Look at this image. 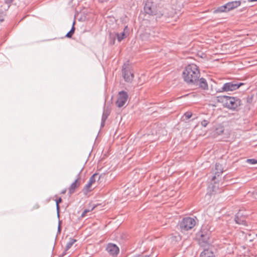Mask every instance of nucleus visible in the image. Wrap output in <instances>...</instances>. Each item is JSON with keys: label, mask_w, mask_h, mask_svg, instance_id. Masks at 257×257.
I'll list each match as a JSON object with an SVG mask.
<instances>
[{"label": "nucleus", "mask_w": 257, "mask_h": 257, "mask_svg": "<svg viewBox=\"0 0 257 257\" xmlns=\"http://www.w3.org/2000/svg\"><path fill=\"white\" fill-rule=\"evenodd\" d=\"M105 120H106L104 119V118H101V122L100 125L101 127H103L104 126Z\"/></svg>", "instance_id": "obj_30"}, {"label": "nucleus", "mask_w": 257, "mask_h": 257, "mask_svg": "<svg viewBox=\"0 0 257 257\" xmlns=\"http://www.w3.org/2000/svg\"><path fill=\"white\" fill-rule=\"evenodd\" d=\"M128 99V94L126 91H121L118 92V97L115 102L118 107H122L126 103Z\"/></svg>", "instance_id": "obj_6"}, {"label": "nucleus", "mask_w": 257, "mask_h": 257, "mask_svg": "<svg viewBox=\"0 0 257 257\" xmlns=\"http://www.w3.org/2000/svg\"><path fill=\"white\" fill-rule=\"evenodd\" d=\"M257 0H247V2H256Z\"/></svg>", "instance_id": "obj_33"}, {"label": "nucleus", "mask_w": 257, "mask_h": 257, "mask_svg": "<svg viewBox=\"0 0 257 257\" xmlns=\"http://www.w3.org/2000/svg\"><path fill=\"white\" fill-rule=\"evenodd\" d=\"M243 84L242 83H235L233 81L226 82L223 84L221 88L217 90V92H223L235 90Z\"/></svg>", "instance_id": "obj_5"}, {"label": "nucleus", "mask_w": 257, "mask_h": 257, "mask_svg": "<svg viewBox=\"0 0 257 257\" xmlns=\"http://www.w3.org/2000/svg\"><path fill=\"white\" fill-rule=\"evenodd\" d=\"M247 162L250 164L254 165L257 164V160L254 159H249L247 160Z\"/></svg>", "instance_id": "obj_24"}, {"label": "nucleus", "mask_w": 257, "mask_h": 257, "mask_svg": "<svg viewBox=\"0 0 257 257\" xmlns=\"http://www.w3.org/2000/svg\"><path fill=\"white\" fill-rule=\"evenodd\" d=\"M193 85L196 86H198L199 87L204 90H207L208 88V84L206 79L202 77L200 79L199 78L197 80V82L195 84H193Z\"/></svg>", "instance_id": "obj_14"}, {"label": "nucleus", "mask_w": 257, "mask_h": 257, "mask_svg": "<svg viewBox=\"0 0 257 257\" xmlns=\"http://www.w3.org/2000/svg\"><path fill=\"white\" fill-rule=\"evenodd\" d=\"M246 215L243 214V211L239 210L235 215L234 220L235 222L239 225L247 226L246 221Z\"/></svg>", "instance_id": "obj_7"}, {"label": "nucleus", "mask_w": 257, "mask_h": 257, "mask_svg": "<svg viewBox=\"0 0 257 257\" xmlns=\"http://www.w3.org/2000/svg\"><path fill=\"white\" fill-rule=\"evenodd\" d=\"M76 241V240L73 238H70L69 241L67 243L65 248L66 250H68L69 248L71 247L72 245Z\"/></svg>", "instance_id": "obj_16"}, {"label": "nucleus", "mask_w": 257, "mask_h": 257, "mask_svg": "<svg viewBox=\"0 0 257 257\" xmlns=\"http://www.w3.org/2000/svg\"><path fill=\"white\" fill-rule=\"evenodd\" d=\"M98 174L94 173L89 178V182L92 184H94L96 182V177H97Z\"/></svg>", "instance_id": "obj_19"}, {"label": "nucleus", "mask_w": 257, "mask_h": 257, "mask_svg": "<svg viewBox=\"0 0 257 257\" xmlns=\"http://www.w3.org/2000/svg\"><path fill=\"white\" fill-rule=\"evenodd\" d=\"M144 11L149 15H155V8L154 4L150 1H147L144 6Z\"/></svg>", "instance_id": "obj_10"}, {"label": "nucleus", "mask_w": 257, "mask_h": 257, "mask_svg": "<svg viewBox=\"0 0 257 257\" xmlns=\"http://www.w3.org/2000/svg\"><path fill=\"white\" fill-rule=\"evenodd\" d=\"M223 168L221 164L216 163L215 165L214 169L213 171L214 176L212 178V180H215L217 177L220 176L223 173Z\"/></svg>", "instance_id": "obj_11"}, {"label": "nucleus", "mask_w": 257, "mask_h": 257, "mask_svg": "<svg viewBox=\"0 0 257 257\" xmlns=\"http://www.w3.org/2000/svg\"><path fill=\"white\" fill-rule=\"evenodd\" d=\"M137 257H156V255H153V254L145 255H143L142 254H139L137 255Z\"/></svg>", "instance_id": "obj_28"}, {"label": "nucleus", "mask_w": 257, "mask_h": 257, "mask_svg": "<svg viewBox=\"0 0 257 257\" xmlns=\"http://www.w3.org/2000/svg\"><path fill=\"white\" fill-rule=\"evenodd\" d=\"M92 185V184L88 181V183L87 184H86V185L85 186V187L83 189V191L85 193H87L88 192L90 191L91 190H89V188L91 187Z\"/></svg>", "instance_id": "obj_21"}, {"label": "nucleus", "mask_w": 257, "mask_h": 257, "mask_svg": "<svg viewBox=\"0 0 257 257\" xmlns=\"http://www.w3.org/2000/svg\"><path fill=\"white\" fill-rule=\"evenodd\" d=\"M4 19L0 17V22H2L4 21Z\"/></svg>", "instance_id": "obj_34"}, {"label": "nucleus", "mask_w": 257, "mask_h": 257, "mask_svg": "<svg viewBox=\"0 0 257 257\" xmlns=\"http://www.w3.org/2000/svg\"><path fill=\"white\" fill-rule=\"evenodd\" d=\"M195 219L190 217H184L179 223V227L182 232L188 231L193 228L196 225Z\"/></svg>", "instance_id": "obj_3"}, {"label": "nucleus", "mask_w": 257, "mask_h": 257, "mask_svg": "<svg viewBox=\"0 0 257 257\" xmlns=\"http://www.w3.org/2000/svg\"><path fill=\"white\" fill-rule=\"evenodd\" d=\"M256 236H257V234H256Z\"/></svg>", "instance_id": "obj_38"}, {"label": "nucleus", "mask_w": 257, "mask_h": 257, "mask_svg": "<svg viewBox=\"0 0 257 257\" xmlns=\"http://www.w3.org/2000/svg\"><path fill=\"white\" fill-rule=\"evenodd\" d=\"M89 211H90V210H89V209H84V210L83 211V212L81 214V216L82 217L85 216V214L89 212Z\"/></svg>", "instance_id": "obj_29"}, {"label": "nucleus", "mask_w": 257, "mask_h": 257, "mask_svg": "<svg viewBox=\"0 0 257 257\" xmlns=\"http://www.w3.org/2000/svg\"><path fill=\"white\" fill-rule=\"evenodd\" d=\"M242 2L245 3V1H242ZM241 3V1H234L228 2L225 5L218 7L215 10L214 12L223 13L229 12L240 6Z\"/></svg>", "instance_id": "obj_4"}, {"label": "nucleus", "mask_w": 257, "mask_h": 257, "mask_svg": "<svg viewBox=\"0 0 257 257\" xmlns=\"http://www.w3.org/2000/svg\"><path fill=\"white\" fill-rule=\"evenodd\" d=\"M224 132V128L222 126H220L216 129V134L218 135H221Z\"/></svg>", "instance_id": "obj_23"}, {"label": "nucleus", "mask_w": 257, "mask_h": 257, "mask_svg": "<svg viewBox=\"0 0 257 257\" xmlns=\"http://www.w3.org/2000/svg\"><path fill=\"white\" fill-rule=\"evenodd\" d=\"M13 1H14V0H5V4L8 5L7 8V9H6V11L9 9L11 4L12 3V2Z\"/></svg>", "instance_id": "obj_25"}, {"label": "nucleus", "mask_w": 257, "mask_h": 257, "mask_svg": "<svg viewBox=\"0 0 257 257\" xmlns=\"http://www.w3.org/2000/svg\"><path fill=\"white\" fill-rule=\"evenodd\" d=\"M192 115V113L191 112H186L184 113V116L186 119L190 118Z\"/></svg>", "instance_id": "obj_26"}, {"label": "nucleus", "mask_w": 257, "mask_h": 257, "mask_svg": "<svg viewBox=\"0 0 257 257\" xmlns=\"http://www.w3.org/2000/svg\"><path fill=\"white\" fill-rule=\"evenodd\" d=\"M82 170V169L80 170V171L78 173V174L77 175V179L74 181V182H73L69 188V193L71 195L73 194L75 192V190L76 188L78 187L80 185V182H78V181L80 179V175L81 173V171Z\"/></svg>", "instance_id": "obj_12"}, {"label": "nucleus", "mask_w": 257, "mask_h": 257, "mask_svg": "<svg viewBox=\"0 0 257 257\" xmlns=\"http://www.w3.org/2000/svg\"><path fill=\"white\" fill-rule=\"evenodd\" d=\"M225 99L224 106L231 110L237 111L240 109L241 100L237 97L224 96Z\"/></svg>", "instance_id": "obj_2"}, {"label": "nucleus", "mask_w": 257, "mask_h": 257, "mask_svg": "<svg viewBox=\"0 0 257 257\" xmlns=\"http://www.w3.org/2000/svg\"><path fill=\"white\" fill-rule=\"evenodd\" d=\"M128 34H129V29H128L127 26H126L124 27L123 32H122L120 33H116L114 34V36L113 37V44H114V43L115 37H116L118 42H120L123 39H124L125 38H126L127 37V36L128 35Z\"/></svg>", "instance_id": "obj_9"}, {"label": "nucleus", "mask_w": 257, "mask_h": 257, "mask_svg": "<svg viewBox=\"0 0 257 257\" xmlns=\"http://www.w3.org/2000/svg\"><path fill=\"white\" fill-rule=\"evenodd\" d=\"M58 231L60 232L61 231V226H60V222L59 223L58 227Z\"/></svg>", "instance_id": "obj_31"}, {"label": "nucleus", "mask_w": 257, "mask_h": 257, "mask_svg": "<svg viewBox=\"0 0 257 257\" xmlns=\"http://www.w3.org/2000/svg\"><path fill=\"white\" fill-rule=\"evenodd\" d=\"M62 201V199L61 198H59V199H57L56 201V208H57V216L59 217V204L61 203Z\"/></svg>", "instance_id": "obj_22"}, {"label": "nucleus", "mask_w": 257, "mask_h": 257, "mask_svg": "<svg viewBox=\"0 0 257 257\" xmlns=\"http://www.w3.org/2000/svg\"><path fill=\"white\" fill-rule=\"evenodd\" d=\"M65 192H66V190L65 189V190H63L61 193H65Z\"/></svg>", "instance_id": "obj_35"}, {"label": "nucleus", "mask_w": 257, "mask_h": 257, "mask_svg": "<svg viewBox=\"0 0 257 257\" xmlns=\"http://www.w3.org/2000/svg\"><path fill=\"white\" fill-rule=\"evenodd\" d=\"M75 21H73V25L71 30L67 33L66 37L67 38H71L75 31Z\"/></svg>", "instance_id": "obj_18"}, {"label": "nucleus", "mask_w": 257, "mask_h": 257, "mask_svg": "<svg viewBox=\"0 0 257 257\" xmlns=\"http://www.w3.org/2000/svg\"><path fill=\"white\" fill-rule=\"evenodd\" d=\"M208 122H209L208 120L204 119L201 122V124L202 126L206 127L207 125Z\"/></svg>", "instance_id": "obj_27"}, {"label": "nucleus", "mask_w": 257, "mask_h": 257, "mask_svg": "<svg viewBox=\"0 0 257 257\" xmlns=\"http://www.w3.org/2000/svg\"><path fill=\"white\" fill-rule=\"evenodd\" d=\"M106 250L111 255L113 256H116L119 251L118 247L116 244L112 243L107 244Z\"/></svg>", "instance_id": "obj_8"}, {"label": "nucleus", "mask_w": 257, "mask_h": 257, "mask_svg": "<svg viewBox=\"0 0 257 257\" xmlns=\"http://www.w3.org/2000/svg\"><path fill=\"white\" fill-rule=\"evenodd\" d=\"M94 207H92L91 209V210H92L94 209Z\"/></svg>", "instance_id": "obj_36"}, {"label": "nucleus", "mask_w": 257, "mask_h": 257, "mask_svg": "<svg viewBox=\"0 0 257 257\" xmlns=\"http://www.w3.org/2000/svg\"><path fill=\"white\" fill-rule=\"evenodd\" d=\"M182 76L185 82L189 85H193L197 82L200 76L198 67L194 64L187 65L184 69Z\"/></svg>", "instance_id": "obj_1"}, {"label": "nucleus", "mask_w": 257, "mask_h": 257, "mask_svg": "<svg viewBox=\"0 0 257 257\" xmlns=\"http://www.w3.org/2000/svg\"><path fill=\"white\" fill-rule=\"evenodd\" d=\"M109 113H110V112L108 110H107V109L105 110L104 108V110H103V114L102 115V118H104V119L106 120V119L107 118L108 116L109 115Z\"/></svg>", "instance_id": "obj_20"}, {"label": "nucleus", "mask_w": 257, "mask_h": 257, "mask_svg": "<svg viewBox=\"0 0 257 257\" xmlns=\"http://www.w3.org/2000/svg\"><path fill=\"white\" fill-rule=\"evenodd\" d=\"M200 233L201 239L204 242H207L209 238V235L207 233L204 234L203 230H201Z\"/></svg>", "instance_id": "obj_17"}, {"label": "nucleus", "mask_w": 257, "mask_h": 257, "mask_svg": "<svg viewBox=\"0 0 257 257\" xmlns=\"http://www.w3.org/2000/svg\"><path fill=\"white\" fill-rule=\"evenodd\" d=\"M200 257H215L213 251L210 249H204L200 253Z\"/></svg>", "instance_id": "obj_15"}, {"label": "nucleus", "mask_w": 257, "mask_h": 257, "mask_svg": "<svg viewBox=\"0 0 257 257\" xmlns=\"http://www.w3.org/2000/svg\"><path fill=\"white\" fill-rule=\"evenodd\" d=\"M66 251L67 250H66V249H65V251L60 256V257H63V256H64L66 254Z\"/></svg>", "instance_id": "obj_32"}, {"label": "nucleus", "mask_w": 257, "mask_h": 257, "mask_svg": "<svg viewBox=\"0 0 257 257\" xmlns=\"http://www.w3.org/2000/svg\"><path fill=\"white\" fill-rule=\"evenodd\" d=\"M113 36V35H112V34H110V37H111V36Z\"/></svg>", "instance_id": "obj_37"}, {"label": "nucleus", "mask_w": 257, "mask_h": 257, "mask_svg": "<svg viewBox=\"0 0 257 257\" xmlns=\"http://www.w3.org/2000/svg\"><path fill=\"white\" fill-rule=\"evenodd\" d=\"M122 74L124 79L126 82H131L134 79V74L129 69L123 68L122 69Z\"/></svg>", "instance_id": "obj_13"}]
</instances>
